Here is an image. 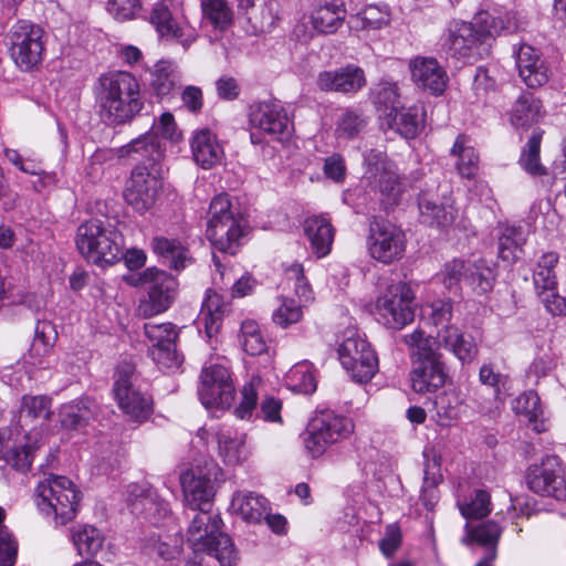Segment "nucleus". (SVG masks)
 I'll return each mask as SVG.
<instances>
[{"label": "nucleus", "instance_id": "17", "mask_svg": "<svg viewBox=\"0 0 566 566\" xmlns=\"http://www.w3.org/2000/svg\"><path fill=\"white\" fill-rule=\"evenodd\" d=\"M249 123L252 128L277 142L287 139L293 132L291 118L277 101L253 103L250 106Z\"/></svg>", "mask_w": 566, "mask_h": 566}, {"label": "nucleus", "instance_id": "5", "mask_svg": "<svg viewBox=\"0 0 566 566\" xmlns=\"http://www.w3.org/2000/svg\"><path fill=\"white\" fill-rule=\"evenodd\" d=\"M222 520L206 509L192 518L188 528V542L195 553L214 556L221 566H233L238 560L232 539L221 530Z\"/></svg>", "mask_w": 566, "mask_h": 566}, {"label": "nucleus", "instance_id": "31", "mask_svg": "<svg viewBox=\"0 0 566 566\" xmlns=\"http://www.w3.org/2000/svg\"><path fill=\"white\" fill-rule=\"evenodd\" d=\"M231 312V304L223 295L214 290H208L201 306L199 322L203 325L206 335L211 338L222 326L224 316Z\"/></svg>", "mask_w": 566, "mask_h": 566}, {"label": "nucleus", "instance_id": "61", "mask_svg": "<svg viewBox=\"0 0 566 566\" xmlns=\"http://www.w3.org/2000/svg\"><path fill=\"white\" fill-rule=\"evenodd\" d=\"M452 397L446 391L439 392L432 399L431 418L441 426H448L457 416Z\"/></svg>", "mask_w": 566, "mask_h": 566}, {"label": "nucleus", "instance_id": "43", "mask_svg": "<svg viewBox=\"0 0 566 566\" xmlns=\"http://www.w3.org/2000/svg\"><path fill=\"white\" fill-rule=\"evenodd\" d=\"M542 129H534L531 137L523 146L518 165L532 177H544L548 175L547 168L541 163Z\"/></svg>", "mask_w": 566, "mask_h": 566}, {"label": "nucleus", "instance_id": "44", "mask_svg": "<svg viewBox=\"0 0 566 566\" xmlns=\"http://www.w3.org/2000/svg\"><path fill=\"white\" fill-rule=\"evenodd\" d=\"M495 281L494 269L483 259L468 262L464 282L478 294H484L493 289Z\"/></svg>", "mask_w": 566, "mask_h": 566}, {"label": "nucleus", "instance_id": "54", "mask_svg": "<svg viewBox=\"0 0 566 566\" xmlns=\"http://www.w3.org/2000/svg\"><path fill=\"white\" fill-rule=\"evenodd\" d=\"M72 539L80 555H95L104 542L102 533L94 526H83L74 531Z\"/></svg>", "mask_w": 566, "mask_h": 566}, {"label": "nucleus", "instance_id": "19", "mask_svg": "<svg viewBox=\"0 0 566 566\" xmlns=\"http://www.w3.org/2000/svg\"><path fill=\"white\" fill-rule=\"evenodd\" d=\"M220 469L214 463L193 467L182 472L180 483L186 504L192 510L205 509L213 497L212 480L217 479Z\"/></svg>", "mask_w": 566, "mask_h": 566}, {"label": "nucleus", "instance_id": "32", "mask_svg": "<svg viewBox=\"0 0 566 566\" xmlns=\"http://www.w3.org/2000/svg\"><path fill=\"white\" fill-rule=\"evenodd\" d=\"M303 228L312 252L318 259L328 255L334 241V228L329 219L324 216H311L305 219Z\"/></svg>", "mask_w": 566, "mask_h": 566}, {"label": "nucleus", "instance_id": "21", "mask_svg": "<svg viewBox=\"0 0 566 566\" xmlns=\"http://www.w3.org/2000/svg\"><path fill=\"white\" fill-rule=\"evenodd\" d=\"M144 332L150 343V355L157 365L166 369H175L181 365L182 359L176 350L178 333L171 323H146Z\"/></svg>", "mask_w": 566, "mask_h": 566}, {"label": "nucleus", "instance_id": "13", "mask_svg": "<svg viewBox=\"0 0 566 566\" xmlns=\"http://www.w3.org/2000/svg\"><path fill=\"white\" fill-rule=\"evenodd\" d=\"M338 357L352 379L357 382H368L378 370L376 353L356 332H350L339 345Z\"/></svg>", "mask_w": 566, "mask_h": 566}, {"label": "nucleus", "instance_id": "18", "mask_svg": "<svg viewBox=\"0 0 566 566\" xmlns=\"http://www.w3.org/2000/svg\"><path fill=\"white\" fill-rule=\"evenodd\" d=\"M558 263V254L544 253L533 272V283L537 296L547 312L553 315H566V298L557 293V280L555 266Z\"/></svg>", "mask_w": 566, "mask_h": 566}, {"label": "nucleus", "instance_id": "48", "mask_svg": "<svg viewBox=\"0 0 566 566\" xmlns=\"http://www.w3.org/2000/svg\"><path fill=\"white\" fill-rule=\"evenodd\" d=\"M390 21L387 6H368L349 19V27L354 30H378Z\"/></svg>", "mask_w": 566, "mask_h": 566}, {"label": "nucleus", "instance_id": "27", "mask_svg": "<svg viewBox=\"0 0 566 566\" xmlns=\"http://www.w3.org/2000/svg\"><path fill=\"white\" fill-rule=\"evenodd\" d=\"M367 83L361 67L348 64L334 71H323L318 74L316 85L324 92L356 93Z\"/></svg>", "mask_w": 566, "mask_h": 566}, {"label": "nucleus", "instance_id": "26", "mask_svg": "<svg viewBox=\"0 0 566 566\" xmlns=\"http://www.w3.org/2000/svg\"><path fill=\"white\" fill-rule=\"evenodd\" d=\"M171 0H161L154 4L149 21L160 38L176 40L184 48L190 46L197 40V32L188 25L180 24L170 10Z\"/></svg>", "mask_w": 566, "mask_h": 566}, {"label": "nucleus", "instance_id": "6", "mask_svg": "<svg viewBox=\"0 0 566 566\" xmlns=\"http://www.w3.org/2000/svg\"><path fill=\"white\" fill-rule=\"evenodd\" d=\"M39 511L56 524L72 521L77 511L80 494L74 483L62 475H50L40 481L34 491Z\"/></svg>", "mask_w": 566, "mask_h": 566}, {"label": "nucleus", "instance_id": "4", "mask_svg": "<svg viewBox=\"0 0 566 566\" xmlns=\"http://www.w3.org/2000/svg\"><path fill=\"white\" fill-rule=\"evenodd\" d=\"M78 252L95 264H114L122 259L124 239L111 223L101 219L82 222L76 230Z\"/></svg>", "mask_w": 566, "mask_h": 566}, {"label": "nucleus", "instance_id": "25", "mask_svg": "<svg viewBox=\"0 0 566 566\" xmlns=\"http://www.w3.org/2000/svg\"><path fill=\"white\" fill-rule=\"evenodd\" d=\"M159 181L146 166H137L124 190L125 201L137 212L144 213L155 202Z\"/></svg>", "mask_w": 566, "mask_h": 566}, {"label": "nucleus", "instance_id": "37", "mask_svg": "<svg viewBox=\"0 0 566 566\" xmlns=\"http://www.w3.org/2000/svg\"><path fill=\"white\" fill-rule=\"evenodd\" d=\"M346 18V9L343 2H326L316 6L311 12V24L321 34H333L342 25Z\"/></svg>", "mask_w": 566, "mask_h": 566}, {"label": "nucleus", "instance_id": "52", "mask_svg": "<svg viewBox=\"0 0 566 566\" xmlns=\"http://www.w3.org/2000/svg\"><path fill=\"white\" fill-rule=\"evenodd\" d=\"M367 126V118L361 112L346 109L337 119L335 137L337 140H349L357 137Z\"/></svg>", "mask_w": 566, "mask_h": 566}, {"label": "nucleus", "instance_id": "58", "mask_svg": "<svg viewBox=\"0 0 566 566\" xmlns=\"http://www.w3.org/2000/svg\"><path fill=\"white\" fill-rule=\"evenodd\" d=\"M449 84V76L437 60L427 59V92L433 96H441Z\"/></svg>", "mask_w": 566, "mask_h": 566}, {"label": "nucleus", "instance_id": "23", "mask_svg": "<svg viewBox=\"0 0 566 566\" xmlns=\"http://www.w3.org/2000/svg\"><path fill=\"white\" fill-rule=\"evenodd\" d=\"M448 31L446 44L452 56L476 60L489 53L475 23L454 20L450 22Z\"/></svg>", "mask_w": 566, "mask_h": 566}, {"label": "nucleus", "instance_id": "10", "mask_svg": "<svg viewBox=\"0 0 566 566\" xmlns=\"http://www.w3.org/2000/svg\"><path fill=\"white\" fill-rule=\"evenodd\" d=\"M413 292L408 284H391L377 297L375 315L389 328H402L413 321Z\"/></svg>", "mask_w": 566, "mask_h": 566}, {"label": "nucleus", "instance_id": "9", "mask_svg": "<svg viewBox=\"0 0 566 566\" xmlns=\"http://www.w3.org/2000/svg\"><path fill=\"white\" fill-rule=\"evenodd\" d=\"M284 282L293 289L300 303L290 297H281L280 304L272 314L273 322L280 327L286 328L298 323L303 317V307L314 301V292L304 275L301 263L294 262L284 269Z\"/></svg>", "mask_w": 566, "mask_h": 566}, {"label": "nucleus", "instance_id": "11", "mask_svg": "<svg viewBox=\"0 0 566 566\" xmlns=\"http://www.w3.org/2000/svg\"><path fill=\"white\" fill-rule=\"evenodd\" d=\"M134 367L128 363L118 366L113 392L119 409L129 420L142 423L153 413L151 398L134 384Z\"/></svg>", "mask_w": 566, "mask_h": 566}, {"label": "nucleus", "instance_id": "60", "mask_svg": "<svg viewBox=\"0 0 566 566\" xmlns=\"http://www.w3.org/2000/svg\"><path fill=\"white\" fill-rule=\"evenodd\" d=\"M261 378L253 376L248 384H245L241 390V402L235 408V415L240 419L249 418L255 408L258 400V389L261 386Z\"/></svg>", "mask_w": 566, "mask_h": 566}, {"label": "nucleus", "instance_id": "3", "mask_svg": "<svg viewBox=\"0 0 566 566\" xmlns=\"http://www.w3.org/2000/svg\"><path fill=\"white\" fill-rule=\"evenodd\" d=\"M247 222L240 209L227 193L211 199L207 213L206 235L212 247L221 252L234 254L245 234Z\"/></svg>", "mask_w": 566, "mask_h": 566}, {"label": "nucleus", "instance_id": "46", "mask_svg": "<svg viewBox=\"0 0 566 566\" xmlns=\"http://www.w3.org/2000/svg\"><path fill=\"white\" fill-rule=\"evenodd\" d=\"M475 25L478 27L482 41L489 49L491 40L496 35L511 33L515 30V24L506 15L492 17L488 12H480L475 17Z\"/></svg>", "mask_w": 566, "mask_h": 566}, {"label": "nucleus", "instance_id": "51", "mask_svg": "<svg viewBox=\"0 0 566 566\" xmlns=\"http://www.w3.org/2000/svg\"><path fill=\"white\" fill-rule=\"evenodd\" d=\"M158 493L150 486L129 484L127 486L126 501L132 509V512L136 514H144L146 518H149L150 512L156 504Z\"/></svg>", "mask_w": 566, "mask_h": 566}, {"label": "nucleus", "instance_id": "42", "mask_svg": "<svg viewBox=\"0 0 566 566\" xmlns=\"http://www.w3.org/2000/svg\"><path fill=\"white\" fill-rule=\"evenodd\" d=\"M451 155L458 158L455 168L462 178L473 179L478 175L480 158L467 135L455 138Z\"/></svg>", "mask_w": 566, "mask_h": 566}, {"label": "nucleus", "instance_id": "40", "mask_svg": "<svg viewBox=\"0 0 566 566\" xmlns=\"http://www.w3.org/2000/svg\"><path fill=\"white\" fill-rule=\"evenodd\" d=\"M166 151L165 144L155 134L149 132L133 139L127 145L118 149L119 157H129L138 155L140 159L149 161H159L164 158Z\"/></svg>", "mask_w": 566, "mask_h": 566}, {"label": "nucleus", "instance_id": "62", "mask_svg": "<svg viewBox=\"0 0 566 566\" xmlns=\"http://www.w3.org/2000/svg\"><path fill=\"white\" fill-rule=\"evenodd\" d=\"M287 378L294 389L303 394H312L316 389L315 378L307 364L295 365L287 373Z\"/></svg>", "mask_w": 566, "mask_h": 566}, {"label": "nucleus", "instance_id": "30", "mask_svg": "<svg viewBox=\"0 0 566 566\" xmlns=\"http://www.w3.org/2000/svg\"><path fill=\"white\" fill-rule=\"evenodd\" d=\"M218 454L228 465H238L250 455L248 436L232 428H221L216 433Z\"/></svg>", "mask_w": 566, "mask_h": 566}, {"label": "nucleus", "instance_id": "35", "mask_svg": "<svg viewBox=\"0 0 566 566\" xmlns=\"http://www.w3.org/2000/svg\"><path fill=\"white\" fill-rule=\"evenodd\" d=\"M0 459L19 471H27L32 463V447L28 443H17L10 428L0 429Z\"/></svg>", "mask_w": 566, "mask_h": 566}, {"label": "nucleus", "instance_id": "59", "mask_svg": "<svg viewBox=\"0 0 566 566\" xmlns=\"http://www.w3.org/2000/svg\"><path fill=\"white\" fill-rule=\"evenodd\" d=\"M443 202L438 206L430 207L427 203V218H430L431 224L439 228H447L453 224L457 219L458 210L453 206V200L450 197L443 196Z\"/></svg>", "mask_w": 566, "mask_h": 566}, {"label": "nucleus", "instance_id": "63", "mask_svg": "<svg viewBox=\"0 0 566 566\" xmlns=\"http://www.w3.org/2000/svg\"><path fill=\"white\" fill-rule=\"evenodd\" d=\"M149 133L155 134L158 138L160 136L164 139L172 142H177L180 138V133L177 129L175 118L172 114L168 112L160 115V117L153 124Z\"/></svg>", "mask_w": 566, "mask_h": 566}, {"label": "nucleus", "instance_id": "28", "mask_svg": "<svg viewBox=\"0 0 566 566\" xmlns=\"http://www.w3.org/2000/svg\"><path fill=\"white\" fill-rule=\"evenodd\" d=\"M190 149L193 161L202 169H212L224 158V149L217 135L208 128L192 133Z\"/></svg>", "mask_w": 566, "mask_h": 566}, {"label": "nucleus", "instance_id": "12", "mask_svg": "<svg viewBox=\"0 0 566 566\" xmlns=\"http://www.w3.org/2000/svg\"><path fill=\"white\" fill-rule=\"evenodd\" d=\"M405 232L395 223L375 219L369 224L367 250L377 262L391 264L402 259L406 252Z\"/></svg>", "mask_w": 566, "mask_h": 566}, {"label": "nucleus", "instance_id": "36", "mask_svg": "<svg viewBox=\"0 0 566 566\" xmlns=\"http://www.w3.org/2000/svg\"><path fill=\"white\" fill-rule=\"evenodd\" d=\"M542 102L532 93H523L512 106L510 123L516 129H528L543 117Z\"/></svg>", "mask_w": 566, "mask_h": 566}, {"label": "nucleus", "instance_id": "14", "mask_svg": "<svg viewBox=\"0 0 566 566\" xmlns=\"http://www.w3.org/2000/svg\"><path fill=\"white\" fill-rule=\"evenodd\" d=\"M354 429L353 422L333 412H322L310 423L304 439L306 450L312 457L322 455L332 444L347 438Z\"/></svg>", "mask_w": 566, "mask_h": 566}, {"label": "nucleus", "instance_id": "1", "mask_svg": "<svg viewBox=\"0 0 566 566\" xmlns=\"http://www.w3.org/2000/svg\"><path fill=\"white\" fill-rule=\"evenodd\" d=\"M452 304L450 300L431 303L427 317V391L442 387L447 373L441 355L434 347L452 352L462 363H471L478 355V346L471 336L465 337L451 324Z\"/></svg>", "mask_w": 566, "mask_h": 566}, {"label": "nucleus", "instance_id": "16", "mask_svg": "<svg viewBox=\"0 0 566 566\" xmlns=\"http://www.w3.org/2000/svg\"><path fill=\"white\" fill-rule=\"evenodd\" d=\"M139 281L148 291L147 297L138 305L139 315L151 317L169 308L178 286L175 277L165 271L149 268L142 273Z\"/></svg>", "mask_w": 566, "mask_h": 566}, {"label": "nucleus", "instance_id": "24", "mask_svg": "<svg viewBox=\"0 0 566 566\" xmlns=\"http://www.w3.org/2000/svg\"><path fill=\"white\" fill-rule=\"evenodd\" d=\"M365 164L364 179L368 186L382 197H395L398 193L399 178L394 163L384 153L370 150L365 156Z\"/></svg>", "mask_w": 566, "mask_h": 566}, {"label": "nucleus", "instance_id": "47", "mask_svg": "<svg viewBox=\"0 0 566 566\" xmlns=\"http://www.w3.org/2000/svg\"><path fill=\"white\" fill-rule=\"evenodd\" d=\"M213 262L216 273L213 274L212 280L213 284L220 290L227 289L231 284L232 295L238 297H243L252 291L254 281L250 276L235 279L232 270L226 269L216 255H213Z\"/></svg>", "mask_w": 566, "mask_h": 566}, {"label": "nucleus", "instance_id": "8", "mask_svg": "<svg viewBox=\"0 0 566 566\" xmlns=\"http://www.w3.org/2000/svg\"><path fill=\"white\" fill-rule=\"evenodd\" d=\"M371 97L381 112L382 126H387L407 139L417 135L418 126L415 116L400 107L397 83L380 81L373 88Z\"/></svg>", "mask_w": 566, "mask_h": 566}, {"label": "nucleus", "instance_id": "33", "mask_svg": "<svg viewBox=\"0 0 566 566\" xmlns=\"http://www.w3.org/2000/svg\"><path fill=\"white\" fill-rule=\"evenodd\" d=\"M231 506L245 522L259 524L271 510L269 501L261 494L252 491H238L233 494Z\"/></svg>", "mask_w": 566, "mask_h": 566}, {"label": "nucleus", "instance_id": "41", "mask_svg": "<svg viewBox=\"0 0 566 566\" xmlns=\"http://www.w3.org/2000/svg\"><path fill=\"white\" fill-rule=\"evenodd\" d=\"M96 403L90 398H82L60 408V422L66 429H78L95 418Z\"/></svg>", "mask_w": 566, "mask_h": 566}, {"label": "nucleus", "instance_id": "34", "mask_svg": "<svg viewBox=\"0 0 566 566\" xmlns=\"http://www.w3.org/2000/svg\"><path fill=\"white\" fill-rule=\"evenodd\" d=\"M52 416V400L48 396L24 395L19 409V421L22 427H40L46 424Z\"/></svg>", "mask_w": 566, "mask_h": 566}, {"label": "nucleus", "instance_id": "29", "mask_svg": "<svg viewBox=\"0 0 566 566\" xmlns=\"http://www.w3.org/2000/svg\"><path fill=\"white\" fill-rule=\"evenodd\" d=\"M515 60L518 74L528 87L536 88L548 81L551 70L533 46L521 45Z\"/></svg>", "mask_w": 566, "mask_h": 566}, {"label": "nucleus", "instance_id": "53", "mask_svg": "<svg viewBox=\"0 0 566 566\" xmlns=\"http://www.w3.org/2000/svg\"><path fill=\"white\" fill-rule=\"evenodd\" d=\"M239 343L242 349L251 356L261 355L266 350V342L260 327L258 323L252 319L242 322Z\"/></svg>", "mask_w": 566, "mask_h": 566}, {"label": "nucleus", "instance_id": "50", "mask_svg": "<svg viewBox=\"0 0 566 566\" xmlns=\"http://www.w3.org/2000/svg\"><path fill=\"white\" fill-rule=\"evenodd\" d=\"M526 242V231L522 227H506L499 239V255L503 261L513 262Z\"/></svg>", "mask_w": 566, "mask_h": 566}, {"label": "nucleus", "instance_id": "38", "mask_svg": "<svg viewBox=\"0 0 566 566\" xmlns=\"http://www.w3.org/2000/svg\"><path fill=\"white\" fill-rule=\"evenodd\" d=\"M409 346V353L412 361V368L409 375V385L413 392L422 394L424 390V338L421 329H416L410 335L405 336Z\"/></svg>", "mask_w": 566, "mask_h": 566}, {"label": "nucleus", "instance_id": "22", "mask_svg": "<svg viewBox=\"0 0 566 566\" xmlns=\"http://www.w3.org/2000/svg\"><path fill=\"white\" fill-rule=\"evenodd\" d=\"M275 0H238V18L247 33L259 35L271 32L279 21Z\"/></svg>", "mask_w": 566, "mask_h": 566}, {"label": "nucleus", "instance_id": "56", "mask_svg": "<svg viewBox=\"0 0 566 566\" xmlns=\"http://www.w3.org/2000/svg\"><path fill=\"white\" fill-rule=\"evenodd\" d=\"M6 511L0 506V565L13 566L18 554V543L11 532L3 525Z\"/></svg>", "mask_w": 566, "mask_h": 566}, {"label": "nucleus", "instance_id": "20", "mask_svg": "<svg viewBox=\"0 0 566 566\" xmlns=\"http://www.w3.org/2000/svg\"><path fill=\"white\" fill-rule=\"evenodd\" d=\"M527 485L538 495L566 500V479L559 459L556 455H546L541 465L531 467Z\"/></svg>", "mask_w": 566, "mask_h": 566}, {"label": "nucleus", "instance_id": "55", "mask_svg": "<svg viewBox=\"0 0 566 566\" xmlns=\"http://www.w3.org/2000/svg\"><path fill=\"white\" fill-rule=\"evenodd\" d=\"M500 533V527L494 522L483 523L473 530V541L481 545L491 547L490 555L483 558L476 566H491L492 560L495 558L494 547L499 541Z\"/></svg>", "mask_w": 566, "mask_h": 566}, {"label": "nucleus", "instance_id": "2", "mask_svg": "<svg viewBox=\"0 0 566 566\" xmlns=\"http://www.w3.org/2000/svg\"><path fill=\"white\" fill-rule=\"evenodd\" d=\"M92 91L99 118L111 126L132 122L145 106L142 85L130 72L102 73L94 82Z\"/></svg>", "mask_w": 566, "mask_h": 566}, {"label": "nucleus", "instance_id": "49", "mask_svg": "<svg viewBox=\"0 0 566 566\" xmlns=\"http://www.w3.org/2000/svg\"><path fill=\"white\" fill-rule=\"evenodd\" d=\"M151 87L159 97L167 96L179 82V72L169 61H159L151 71Z\"/></svg>", "mask_w": 566, "mask_h": 566}, {"label": "nucleus", "instance_id": "57", "mask_svg": "<svg viewBox=\"0 0 566 566\" xmlns=\"http://www.w3.org/2000/svg\"><path fill=\"white\" fill-rule=\"evenodd\" d=\"M459 509L465 518H482L491 512L490 494L484 490H475L469 502L459 503Z\"/></svg>", "mask_w": 566, "mask_h": 566}, {"label": "nucleus", "instance_id": "45", "mask_svg": "<svg viewBox=\"0 0 566 566\" xmlns=\"http://www.w3.org/2000/svg\"><path fill=\"white\" fill-rule=\"evenodd\" d=\"M202 20L217 31H226L233 23V12L226 0H200Z\"/></svg>", "mask_w": 566, "mask_h": 566}, {"label": "nucleus", "instance_id": "15", "mask_svg": "<svg viewBox=\"0 0 566 566\" xmlns=\"http://www.w3.org/2000/svg\"><path fill=\"white\" fill-rule=\"evenodd\" d=\"M198 396L201 403L207 409H229L235 396V389L229 369L220 364L205 367L200 375Z\"/></svg>", "mask_w": 566, "mask_h": 566}, {"label": "nucleus", "instance_id": "39", "mask_svg": "<svg viewBox=\"0 0 566 566\" xmlns=\"http://www.w3.org/2000/svg\"><path fill=\"white\" fill-rule=\"evenodd\" d=\"M151 249L176 271L184 270L192 263L189 250L176 239L155 237L151 241Z\"/></svg>", "mask_w": 566, "mask_h": 566}, {"label": "nucleus", "instance_id": "7", "mask_svg": "<svg viewBox=\"0 0 566 566\" xmlns=\"http://www.w3.org/2000/svg\"><path fill=\"white\" fill-rule=\"evenodd\" d=\"M43 38V29L28 20H19L10 28L7 34L9 52L20 70L31 71L42 63Z\"/></svg>", "mask_w": 566, "mask_h": 566}, {"label": "nucleus", "instance_id": "64", "mask_svg": "<svg viewBox=\"0 0 566 566\" xmlns=\"http://www.w3.org/2000/svg\"><path fill=\"white\" fill-rule=\"evenodd\" d=\"M139 0H108L107 10L118 21L130 20L139 10Z\"/></svg>", "mask_w": 566, "mask_h": 566}]
</instances>
